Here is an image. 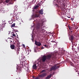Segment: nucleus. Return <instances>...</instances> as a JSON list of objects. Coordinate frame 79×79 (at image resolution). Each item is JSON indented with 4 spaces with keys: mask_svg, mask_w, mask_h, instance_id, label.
<instances>
[{
    "mask_svg": "<svg viewBox=\"0 0 79 79\" xmlns=\"http://www.w3.org/2000/svg\"><path fill=\"white\" fill-rule=\"evenodd\" d=\"M56 58V55L55 54H49L47 56H43L42 58V61L43 62H45L46 59L48 60H50L51 59L54 60Z\"/></svg>",
    "mask_w": 79,
    "mask_h": 79,
    "instance_id": "obj_1",
    "label": "nucleus"
},
{
    "mask_svg": "<svg viewBox=\"0 0 79 79\" xmlns=\"http://www.w3.org/2000/svg\"><path fill=\"white\" fill-rule=\"evenodd\" d=\"M60 66H56V65H55L53 66H52L50 69V71H52L53 70L55 71V70H56V69H58Z\"/></svg>",
    "mask_w": 79,
    "mask_h": 79,
    "instance_id": "obj_2",
    "label": "nucleus"
},
{
    "mask_svg": "<svg viewBox=\"0 0 79 79\" xmlns=\"http://www.w3.org/2000/svg\"><path fill=\"white\" fill-rule=\"evenodd\" d=\"M44 27H43L41 28H39L38 30V32H42L43 34H44V32L45 31V30H44Z\"/></svg>",
    "mask_w": 79,
    "mask_h": 79,
    "instance_id": "obj_3",
    "label": "nucleus"
},
{
    "mask_svg": "<svg viewBox=\"0 0 79 79\" xmlns=\"http://www.w3.org/2000/svg\"><path fill=\"white\" fill-rule=\"evenodd\" d=\"M35 45L37 46H38V47H40L42 45V44L40 42L37 41L36 40H35Z\"/></svg>",
    "mask_w": 79,
    "mask_h": 79,
    "instance_id": "obj_4",
    "label": "nucleus"
},
{
    "mask_svg": "<svg viewBox=\"0 0 79 79\" xmlns=\"http://www.w3.org/2000/svg\"><path fill=\"white\" fill-rule=\"evenodd\" d=\"M47 76L46 73H43L41 75H39V77H44L45 76Z\"/></svg>",
    "mask_w": 79,
    "mask_h": 79,
    "instance_id": "obj_5",
    "label": "nucleus"
},
{
    "mask_svg": "<svg viewBox=\"0 0 79 79\" xmlns=\"http://www.w3.org/2000/svg\"><path fill=\"white\" fill-rule=\"evenodd\" d=\"M39 15L38 14L33 15L32 16V18H39Z\"/></svg>",
    "mask_w": 79,
    "mask_h": 79,
    "instance_id": "obj_6",
    "label": "nucleus"
},
{
    "mask_svg": "<svg viewBox=\"0 0 79 79\" xmlns=\"http://www.w3.org/2000/svg\"><path fill=\"white\" fill-rule=\"evenodd\" d=\"M10 47L11 49H12V50L15 49V44H11L10 46Z\"/></svg>",
    "mask_w": 79,
    "mask_h": 79,
    "instance_id": "obj_7",
    "label": "nucleus"
},
{
    "mask_svg": "<svg viewBox=\"0 0 79 79\" xmlns=\"http://www.w3.org/2000/svg\"><path fill=\"white\" fill-rule=\"evenodd\" d=\"M37 67L36 66V64H34L32 66L33 69H37Z\"/></svg>",
    "mask_w": 79,
    "mask_h": 79,
    "instance_id": "obj_8",
    "label": "nucleus"
},
{
    "mask_svg": "<svg viewBox=\"0 0 79 79\" xmlns=\"http://www.w3.org/2000/svg\"><path fill=\"white\" fill-rule=\"evenodd\" d=\"M52 77V74L49 75V76H47L45 78V79H49Z\"/></svg>",
    "mask_w": 79,
    "mask_h": 79,
    "instance_id": "obj_9",
    "label": "nucleus"
},
{
    "mask_svg": "<svg viewBox=\"0 0 79 79\" xmlns=\"http://www.w3.org/2000/svg\"><path fill=\"white\" fill-rule=\"evenodd\" d=\"M74 36H73V35H71L70 36V37H69V39L70 40H73L74 39Z\"/></svg>",
    "mask_w": 79,
    "mask_h": 79,
    "instance_id": "obj_10",
    "label": "nucleus"
},
{
    "mask_svg": "<svg viewBox=\"0 0 79 79\" xmlns=\"http://www.w3.org/2000/svg\"><path fill=\"white\" fill-rule=\"evenodd\" d=\"M71 40V42H72V44H73V45H75V46H76V43H75L74 42H73V40Z\"/></svg>",
    "mask_w": 79,
    "mask_h": 79,
    "instance_id": "obj_11",
    "label": "nucleus"
},
{
    "mask_svg": "<svg viewBox=\"0 0 79 79\" xmlns=\"http://www.w3.org/2000/svg\"><path fill=\"white\" fill-rule=\"evenodd\" d=\"M40 13L41 15H43L44 14V13H43V10L41 9L40 11Z\"/></svg>",
    "mask_w": 79,
    "mask_h": 79,
    "instance_id": "obj_12",
    "label": "nucleus"
},
{
    "mask_svg": "<svg viewBox=\"0 0 79 79\" xmlns=\"http://www.w3.org/2000/svg\"><path fill=\"white\" fill-rule=\"evenodd\" d=\"M38 7H39V6L38 5L34 7V9H37V8H38Z\"/></svg>",
    "mask_w": 79,
    "mask_h": 79,
    "instance_id": "obj_13",
    "label": "nucleus"
},
{
    "mask_svg": "<svg viewBox=\"0 0 79 79\" xmlns=\"http://www.w3.org/2000/svg\"><path fill=\"white\" fill-rule=\"evenodd\" d=\"M13 31H14V32H18V30L16 29H13Z\"/></svg>",
    "mask_w": 79,
    "mask_h": 79,
    "instance_id": "obj_14",
    "label": "nucleus"
},
{
    "mask_svg": "<svg viewBox=\"0 0 79 79\" xmlns=\"http://www.w3.org/2000/svg\"><path fill=\"white\" fill-rule=\"evenodd\" d=\"M11 26L12 27H15V23H13L11 25Z\"/></svg>",
    "mask_w": 79,
    "mask_h": 79,
    "instance_id": "obj_15",
    "label": "nucleus"
},
{
    "mask_svg": "<svg viewBox=\"0 0 79 79\" xmlns=\"http://www.w3.org/2000/svg\"><path fill=\"white\" fill-rule=\"evenodd\" d=\"M45 70H43L42 71H41L40 72V73H44V72H45Z\"/></svg>",
    "mask_w": 79,
    "mask_h": 79,
    "instance_id": "obj_16",
    "label": "nucleus"
},
{
    "mask_svg": "<svg viewBox=\"0 0 79 79\" xmlns=\"http://www.w3.org/2000/svg\"><path fill=\"white\" fill-rule=\"evenodd\" d=\"M12 34H15V35L16 34L17 35V33H16L14 31L12 32Z\"/></svg>",
    "mask_w": 79,
    "mask_h": 79,
    "instance_id": "obj_17",
    "label": "nucleus"
},
{
    "mask_svg": "<svg viewBox=\"0 0 79 79\" xmlns=\"http://www.w3.org/2000/svg\"><path fill=\"white\" fill-rule=\"evenodd\" d=\"M10 1V0H6V3H8Z\"/></svg>",
    "mask_w": 79,
    "mask_h": 79,
    "instance_id": "obj_18",
    "label": "nucleus"
},
{
    "mask_svg": "<svg viewBox=\"0 0 79 79\" xmlns=\"http://www.w3.org/2000/svg\"><path fill=\"white\" fill-rule=\"evenodd\" d=\"M55 5H56L57 7H59V6L57 4H55Z\"/></svg>",
    "mask_w": 79,
    "mask_h": 79,
    "instance_id": "obj_19",
    "label": "nucleus"
},
{
    "mask_svg": "<svg viewBox=\"0 0 79 79\" xmlns=\"http://www.w3.org/2000/svg\"><path fill=\"white\" fill-rule=\"evenodd\" d=\"M12 35L14 36V37H15V36H16V34H13Z\"/></svg>",
    "mask_w": 79,
    "mask_h": 79,
    "instance_id": "obj_20",
    "label": "nucleus"
},
{
    "mask_svg": "<svg viewBox=\"0 0 79 79\" xmlns=\"http://www.w3.org/2000/svg\"><path fill=\"white\" fill-rule=\"evenodd\" d=\"M44 47H47V45H44Z\"/></svg>",
    "mask_w": 79,
    "mask_h": 79,
    "instance_id": "obj_21",
    "label": "nucleus"
},
{
    "mask_svg": "<svg viewBox=\"0 0 79 79\" xmlns=\"http://www.w3.org/2000/svg\"><path fill=\"white\" fill-rule=\"evenodd\" d=\"M71 21H73V20H74V19H73V18H71Z\"/></svg>",
    "mask_w": 79,
    "mask_h": 79,
    "instance_id": "obj_22",
    "label": "nucleus"
},
{
    "mask_svg": "<svg viewBox=\"0 0 79 79\" xmlns=\"http://www.w3.org/2000/svg\"><path fill=\"white\" fill-rule=\"evenodd\" d=\"M17 51L19 52V48H17Z\"/></svg>",
    "mask_w": 79,
    "mask_h": 79,
    "instance_id": "obj_23",
    "label": "nucleus"
},
{
    "mask_svg": "<svg viewBox=\"0 0 79 79\" xmlns=\"http://www.w3.org/2000/svg\"><path fill=\"white\" fill-rule=\"evenodd\" d=\"M33 3H35V1H34V0H33L32 1Z\"/></svg>",
    "mask_w": 79,
    "mask_h": 79,
    "instance_id": "obj_24",
    "label": "nucleus"
},
{
    "mask_svg": "<svg viewBox=\"0 0 79 79\" xmlns=\"http://www.w3.org/2000/svg\"><path fill=\"white\" fill-rule=\"evenodd\" d=\"M23 47H25V45L24 44H23Z\"/></svg>",
    "mask_w": 79,
    "mask_h": 79,
    "instance_id": "obj_25",
    "label": "nucleus"
},
{
    "mask_svg": "<svg viewBox=\"0 0 79 79\" xmlns=\"http://www.w3.org/2000/svg\"><path fill=\"white\" fill-rule=\"evenodd\" d=\"M64 6L65 7H64V10H65V5H64Z\"/></svg>",
    "mask_w": 79,
    "mask_h": 79,
    "instance_id": "obj_26",
    "label": "nucleus"
},
{
    "mask_svg": "<svg viewBox=\"0 0 79 79\" xmlns=\"http://www.w3.org/2000/svg\"><path fill=\"white\" fill-rule=\"evenodd\" d=\"M51 42H53V43H54V42H55V41H51Z\"/></svg>",
    "mask_w": 79,
    "mask_h": 79,
    "instance_id": "obj_27",
    "label": "nucleus"
},
{
    "mask_svg": "<svg viewBox=\"0 0 79 79\" xmlns=\"http://www.w3.org/2000/svg\"><path fill=\"white\" fill-rule=\"evenodd\" d=\"M41 49H44V47H43L41 48Z\"/></svg>",
    "mask_w": 79,
    "mask_h": 79,
    "instance_id": "obj_28",
    "label": "nucleus"
},
{
    "mask_svg": "<svg viewBox=\"0 0 79 79\" xmlns=\"http://www.w3.org/2000/svg\"><path fill=\"white\" fill-rule=\"evenodd\" d=\"M77 49H78V50H79V47H77Z\"/></svg>",
    "mask_w": 79,
    "mask_h": 79,
    "instance_id": "obj_29",
    "label": "nucleus"
},
{
    "mask_svg": "<svg viewBox=\"0 0 79 79\" xmlns=\"http://www.w3.org/2000/svg\"><path fill=\"white\" fill-rule=\"evenodd\" d=\"M58 2V1H57V3H58V4H59V2Z\"/></svg>",
    "mask_w": 79,
    "mask_h": 79,
    "instance_id": "obj_30",
    "label": "nucleus"
},
{
    "mask_svg": "<svg viewBox=\"0 0 79 79\" xmlns=\"http://www.w3.org/2000/svg\"><path fill=\"white\" fill-rule=\"evenodd\" d=\"M71 33H73V31H71Z\"/></svg>",
    "mask_w": 79,
    "mask_h": 79,
    "instance_id": "obj_31",
    "label": "nucleus"
},
{
    "mask_svg": "<svg viewBox=\"0 0 79 79\" xmlns=\"http://www.w3.org/2000/svg\"><path fill=\"white\" fill-rule=\"evenodd\" d=\"M32 39H33V35H32Z\"/></svg>",
    "mask_w": 79,
    "mask_h": 79,
    "instance_id": "obj_32",
    "label": "nucleus"
},
{
    "mask_svg": "<svg viewBox=\"0 0 79 79\" xmlns=\"http://www.w3.org/2000/svg\"><path fill=\"white\" fill-rule=\"evenodd\" d=\"M34 40H32V42H34Z\"/></svg>",
    "mask_w": 79,
    "mask_h": 79,
    "instance_id": "obj_33",
    "label": "nucleus"
},
{
    "mask_svg": "<svg viewBox=\"0 0 79 79\" xmlns=\"http://www.w3.org/2000/svg\"><path fill=\"white\" fill-rule=\"evenodd\" d=\"M33 78H34V77L33 76Z\"/></svg>",
    "mask_w": 79,
    "mask_h": 79,
    "instance_id": "obj_34",
    "label": "nucleus"
},
{
    "mask_svg": "<svg viewBox=\"0 0 79 79\" xmlns=\"http://www.w3.org/2000/svg\"><path fill=\"white\" fill-rule=\"evenodd\" d=\"M31 40H33V39H32L31 38Z\"/></svg>",
    "mask_w": 79,
    "mask_h": 79,
    "instance_id": "obj_35",
    "label": "nucleus"
},
{
    "mask_svg": "<svg viewBox=\"0 0 79 79\" xmlns=\"http://www.w3.org/2000/svg\"><path fill=\"white\" fill-rule=\"evenodd\" d=\"M21 24V23H20V24Z\"/></svg>",
    "mask_w": 79,
    "mask_h": 79,
    "instance_id": "obj_36",
    "label": "nucleus"
},
{
    "mask_svg": "<svg viewBox=\"0 0 79 79\" xmlns=\"http://www.w3.org/2000/svg\"><path fill=\"white\" fill-rule=\"evenodd\" d=\"M61 2H60V1H59V3H60Z\"/></svg>",
    "mask_w": 79,
    "mask_h": 79,
    "instance_id": "obj_37",
    "label": "nucleus"
},
{
    "mask_svg": "<svg viewBox=\"0 0 79 79\" xmlns=\"http://www.w3.org/2000/svg\"><path fill=\"white\" fill-rule=\"evenodd\" d=\"M15 51H16V49H15Z\"/></svg>",
    "mask_w": 79,
    "mask_h": 79,
    "instance_id": "obj_38",
    "label": "nucleus"
},
{
    "mask_svg": "<svg viewBox=\"0 0 79 79\" xmlns=\"http://www.w3.org/2000/svg\"><path fill=\"white\" fill-rule=\"evenodd\" d=\"M60 54V55H61V54Z\"/></svg>",
    "mask_w": 79,
    "mask_h": 79,
    "instance_id": "obj_39",
    "label": "nucleus"
},
{
    "mask_svg": "<svg viewBox=\"0 0 79 79\" xmlns=\"http://www.w3.org/2000/svg\"><path fill=\"white\" fill-rule=\"evenodd\" d=\"M72 47H73V46H72Z\"/></svg>",
    "mask_w": 79,
    "mask_h": 79,
    "instance_id": "obj_40",
    "label": "nucleus"
}]
</instances>
